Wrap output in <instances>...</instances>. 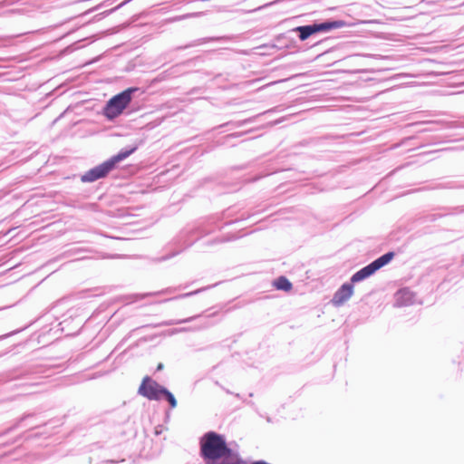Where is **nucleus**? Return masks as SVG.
I'll return each mask as SVG.
<instances>
[{
	"mask_svg": "<svg viewBox=\"0 0 464 464\" xmlns=\"http://www.w3.org/2000/svg\"><path fill=\"white\" fill-rule=\"evenodd\" d=\"M139 87H129L110 98L102 108V115L110 121L120 117L130 104Z\"/></svg>",
	"mask_w": 464,
	"mask_h": 464,
	"instance_id": "4",
	"label": "nucleus"
},
{
	"mask_svg": "<svg viewBox=\"0 0 464 464\" xmlns=\"http://www.w3.org/2000/svg\"><path fill=\"white\" fill-rule=\"evenodd\" d=\"M273 285L275 286V288L276 290H281V291H284V292H289L293 288L292 283L285 276H280L276 277L273 281Z\"/></svg>",
	"mask_w": 464,
	"mask_h": 464,
	"instance_id": "14",
	"label": "nucleus"
},
{
	"mask_svg": "<svg viewBox=\"0 0 464 464\" xmlns=\"http://www.w3.org/2000/svg\"><path fill=\"white\" fill-rule=\"evenodd\" d=\"M34 415H35L34 413H24L19 419L15 420V421L14 422V424L12 426L5 429L4 431L0 432V437L5 436V435L9 434L10 432L14 431V430L19 428L24 421H25L27 419H29L31 417H34Z\"/></svg>",
	"mask_w": 464,
	"mask_h": 464,
	"instance_id": "17",
	"label": "nucleus"
},
{
	"mask_svg": "<svg viewBox=\"0 0 464 464\" xmlns=\"http://www.w3.org/2000/svg\"><path fill=\"white\" fill-rule=\"evenodd\" d=\"M84 252H87L86 249L84 248H82V247H72L71 248L68 253L70 256H76V260H82V259H85L86 256H81L82 253H84Z\"/></svg>",
	"mask_w": 464,
	"mask_h": 464,
	"instance_id": "21",
	"label": "nucleus"
},
{
	"mask_svg": "<svg viewBox=\"0 0 464 464\" xmlns=\"http://www.w3.org/2000/svg\"><path fill=\"white\" fill-rule=\"evenodd\" d=\"M203 14L202 12H198V13H192V14H187L188 17H199Z\"/></svg>",
	"mask_w": 464,
	"mask_h": 464,
	"instance_id": "27",
	"label": "nucleus"
},
{
	"mask_svg": "<svg viewBox=\"0 0 464 464\" xmlns=\"http://www.w3.org/2000/svg\"><path fill=\"white\" fill-rule=\"evenodd\" d=\"M69 321V318H65L63 321L60 323V325H62V330L64 331L65 326L67 325V323Z\"/></svg>",
	"mask_w": 464,
	"mask_h": 464,
	"instance_id": "29",
	"label": "nucleus"
},
{
	"mask_svg": "<svg viewBox=\"0 0 464 464\" xmlns=\"http://www.w3.org/2000/svg\"><path fill=\"white\" fill-rule=\"evenodd\" d=\"M246 132H244V131H239V132H234V133H230L227 136H225V140H230V139H233V138H239V137H242L246 134Z\"/></svg>",
	"mask_w": 464,
	"mask_h": 464,
	"instance_id": "24",
	"label": "nucleus"
},
{
	"mask_svg": "<svg viewBox=\"0 0 464 464\" xmlns=\"http://www.w3.org/2000/svg\"><path fill=\"white\" fill-rule=\"evenodd\" d=\"M395 305L398 307L408 306L414 303L415 294L407 287L399 289L395 293Z\"/></svg>",
	"mask_w": 464,
	"mask_h": 464,
	"instance_id": "11",
	"label": "nucleus"
},
{
	"mask_svg": "<svg viewBox=\"0 0 464 464\" xmlns=\"http://www.w3.org/2000/svg\"><path fill=\"white\" fill-rule=\"evenodd\" d=\"M130 1V0H126V1L122 2V3H121L120 5H118L116 7H114L112 9H110V10H107V11L100 14L99 15H101V16L109 15V14H112L113 12H115L116 10L120 9L121 6H123L125 4H127Z\"/></svg>",
	"mask_w": 464,
	"mask_h": 464,
	"instance_id": "23",
	"label": "nucleus"
},
{
	"mask_svg": "<svg viewBox=\"0 0 464 464\" xmlns=\"http://www.w3.org/2000/svg\"><path fill=\"white\" fill-rule=\"evenodd\" d=\"M430 189H462L464 182L458 180H442L432 184Z\"/></svg>",
	"mask_w": 464,
	"mask_h": 464,
	"instance_id": "13",
	"label": "nucleus"
},
{
	"mask_svg": "<svg viewBox=\"0 0 464 464\" xmlns=\"http://www.w3.org/2000/svg\"><path fill=\"white\" fill-rule=\"evenodd\" d=\"M185 331H187V328H185V327L176 328V329L171 330V334H177V333H181V332H185Z\"/></svg>",
	"mask_w": 464,
	"mask_h": 464,
	"instance_id": "28",
	"label": "nucleus"
},
{
	"mask_svg": "<svg viewBox=\"0 0 464 464\" xmlns=\"http://www.w3.org/2000/svg\"><path fill=\"white\" fill-rule=\"evenodd\" d=\"M234 396L236 398L241 399L245 404L250 406L256 412L258 411H257V407H256V403L253 401H249V400H246V399H242V397H241V395L239 393H234Z\"/></svg>",
	"mask_w": 464,
	"mask_h": 464,
	"instance_id": "22",
	"label": "nucleus"
},
{
	"mask_svg": "<svg viewBox=\"0 0 464 464\" xmlns=\"http://www.w3.org/2000/svg\"><path fill=\"white\" fill-rule=\"evenodd\" d=\"M346 25L347 23L343 20L326 19L322 22L315 21L310 24L296 26L292 29V32L296 33L299 40L304 42L314 35L328 33Z\"/></svg>",
	"mask_w": 464,
	"mask_h": 464,
	"instance_id": "5",
	"label": "nucleus"
},
{
	"mask_svg": "<svg viewBox=\"0 0 464 464\" xmlns=\"http://www.w3.org/2000/svg\"><path fill=\"white\" fill-rule=\"evenodd\" d=\"M231 40H232V36H228V35L203 37V38H198V39L193 40L185 45L178 46L176 48V50L181 51V50H186V49H188L191 47H196V46H198L203 44L213 43V42L225 43V42H229Z\"/></svg>",
	"mask_w": 464,
	"mask_h": 464,
	"instance_id": "9",
	"label": "nucleus"
},
{
	"mask_svg": "<svg viewBox=\"0 0 464 464\" xmlns=\"http://www.w3.org/2000/svg\"><path fill=\"white\" fill-rule=\"evenodd\" d=\"M199 456L205 464H246L238 451L228 446L226 437L213 430L200 437Z\"/></svg>",
	"mask_w": 464,
	"mask_h": 464,
	"instance_id": "2",
	"label": "nucleus"
},
{
	"mask_svg": "<svg viewBox=\"0 0 464 464\" xmlns=\"http://www.w3.org/2000/svg\"><path fill=\"white\" fill-rule=\"evenodd\" d=\"M455 209H456L459 213H464V206L457 207V208H455Z\"/></svg>",
	"mask_w": 464,
	"mask_h": 464,
	"instance_id": "31",
	"label": "nucleus"
},
{
	"mask_svg": "<svg viewBox=\"0 0 464 464\" xmlns=\"http://www.w3.org/2000/svg\"><path fill=\"white\" fill-rule=\"evenodd\" d=\"M247 233H243L242 230H239L236 233H227L222 236L217 237L213 239L204 241L203 245L205 246H212L218 244L231 242L234 240H237L238 238H241L245 236H246Z\"/></svg>",
	"mask_w": 464,
	"mask_h": 464,
	"instance_id": "12",
	"label": "nucleus"
},
{
	"mask_svg": "<svg viewBox=\"0 0 464 464\" xmlns=\"http://www.w3.org/2000/svg\"><path fill=\"white\" fill-rule=\"evenodd\" d=\"M137 150L138 145L121 149L117 154L111 156L107 160L87 170L81 176V181L83 183H92L106 178L117 168V165L121 161L132 155Z\"/></svg>",
	"mask_w": 464,
	"mask_h": 464,
	"instance_id": "3",
	"label": "nucleus"
},
{
	"mask_svg": "<svg viewBox=\"0 0 464 464\" xmlns=\"http://www.w3.org/2000/svg\"><path fill=\"white\" fill-rule=\"evenodd\" d=\"M21 438H22V435L18 436V437H17V438L13 441V443L17 442V441H18V440H20Z\"/></svg>",
	"mask_w": 464,
	"mask_h": 464,
	"instance_id": "36",
	"label": "nucleus"
},
{
	"mask_svg": "<svg viewBox=\"0 0 464 464\" xmlns=\"http://www.w3.org/2000/svg\"><path fill=\"white\" fill-rule=\"evenodd\" d=\"M189 286V284L185 285H179L175 287H167L165 289H162L160 291L157 292H150L144 295V296H155V295H171L176 293L177 291L187 289Z\"/></svg>",
	"mask_w": 464,
	"mask_h": 464,
	"instance_id": "15",
	"label": "nucleus"
},
{
	"mask_svg": "<svg viewBox=\"0 0 464 464\" xmlns=\"http://www.w3.org/2000/svg\"><path fill=\"white\" fill-rule=\"evenodd\" d=\"M165 386L160 385L150 376H145L139 387L138 393L150 401H160Z\"/></svg>",
	"mask_w": 464,
	"mask_h": 464,
	"instance_id": "7",
	"label": "nucleus"
},
{
	"mask_svg": "<svg viewBox=\"0 0 464 464\" xmlns=\"http://www.w3.org/2000/svg\"><path fill=\"white\" fill-rule=\"evenodd\" d=\"M217 314H218V312H214V313L208 314L207 316L212 317V316H215Z\"/></svg>",
	"mask_w": 464,
	"mask_h": 464,
	"instance_id": "33",
	"label": "nucleus"
},
{
	"mask_svg": "<svg viewBox=\"0 0 464 464\" xmlns=\"http://www.w3.org/2000/svg\"><path fill=\"white\" fill-rule=\"evenodd\" d=\"M161 400L166 401L169 403L170 409H174L177 407L178 402L174 394L166 387L161 394Z\"/></svg>",
	"mask_w": 464,
	"mask_h": 464,
	"instance_id": "19",
	"label": "nucleus"
},
{
	"mask_svg": "<svg viewBox=\"0 0 464 464\" xmlns=\"http://www.w3.org/2000/svg\"><path fill=\"white\" fill-rule=\"evenodd\" d=\"M216 285H208V286H205V287H201V288H198L197 290H194V291H191V292H188V293H185V294H181V295H178L176 296H173V297H170V298H167L165 300H163L162 302H169V301H172V300H178V299H183V298H187V297H190V296H193V295H196L199 293H202L213 286H215Z\"/></svg>",
	"mask_w": 464,
	"mask_h": 464,
	"instance_id": "18",
	"label": "nucleus"
},
{
	"mask_svg": "<svg viewBox=\"0 0 464 464\" xmlns=\"http://www.w3.org/2000/svg\"><path fill=\"white\" fill-rule=\"evenodd\" d=\"M276 111V108H274V109L267 110V111H264L262 113H259L257 115H255V116L249 117L247 119H245V120L230 121H227V122H225L223 124L218 125L215 129L227 128L228 130H233V129H236V128H240V127H243V126H245L246 124L255 122L256 121V119H258L259 117H261V116L265 115V114L271 113V112Z\"/></svg>",
	"mask_w": 464,
	"mask_h": 464,
	"instance_id": "10",
	"label": "nucleus"
},
{
	"mask_svg": "<svg viewBox=\"0 0 464 464\" xmlns=\"http://www.w3.org/2000/svg\"><path fill=\"white\" fill-rule=\"evenodd\" d=\"M354 285L349 280L348 282L343 283L334 294L333 298L331 300L332 304L335 307H339L343 305L345 302H347L354 292Z\"/></svg>",
	"mask_w": 464,
	"mask_h": 464,
	"instance_id": "8",
	"label": "nucleus"
},
{
	"mask_svg": "<svg viewBox=\"0 0 464 464\" xmlns=\"http://www.w3.org/2000/svg\"><path fill=\"white\" fill-rule=\"evenodd\" d=\"M443 215L440 214H429L425 217V221L433 222L437 220L439 218H441Z\"/></svg>",
	"mask_w": 464,
	"mask_h": 464,
	"instance_id": "25",
	"label": "nucleus"
},
{
	"mask_svg": "<svg viewBox=\"0 0 464 464\" xmlns=\"http://www.w3.org/2000/svg\"><path fill=\"white\" fill-rule=\"evenodd\" d=\"M248 396H249V397H253V396H254V393H253V392H250V393L248 394Z\"/></svg>",
	"mask_w": 464,
	"mask_h": 464,
	"instance_id": "38",
	"label": "nucleus"
},
{
	"mask_svg": "<svg viewBox=\"0 0 464 464\" xmlns=\"http://www.w3.org/2000/svg\"><path fill=\"white\" fill-rule=\"evenodd\" d=\"M266 420L267 422H270V423L272 422V419L269 416H266Z\"/></svg>",
	"mask_w": 464,
	"mask_h": 464,
	"instance_id": "34",
	"label": "nucleus"
},
{
	"mask_svg": "<svg viewBox=\"0 0 464 464\" xmlns=\"http://www.w3.org/2000/svg\"><path fill=\"white\" fill-rule=\"evenodd\" d=\"M162 432V428L160 425L155 427V430H154V434L156 436H159L160 433Z\"/></svg>",
	"mask_w": 464,
	"mask_h": 464,
	"instance_id": "26",
	"label": "nucleus"
},
{
	"mask_svg": "<svg viewBox=\"0 0 464 464\" xmlns=\"http://www.w3.org/2000/svg\"><path fill=\"white\" fill-rule=\"evenodd\" d=\"M224 391H225V392H226V393H227V394H232V395H234V392H231L230 390H228V389H225V388H224Z\"/></svg>",
	"mask_w": 464,
	"mask_h": 464,
	"instance_id": "32",
	"label": "nucleus"
},
{
	"mask_svg": "<svg viewBox=\"0 0 464 464\" xmlns=\"http://www.w3.org/2000/svg\"><path fill=\"white\" fill-rule=\"evenodd\" d=\"M11 334H5V335H3V336H0V340H1V339H4V338H5V337H7V336H9V335H11Z\"/></svg>",
	"mask_w": 464,
	"mask_h": 464,
	"instance_id": "35",
	"label": "nucleus"
},
{
	"mask_svg": "<svg viewBox=\"0 0 464 464\" xmlns=\"http://www.w3.org/2000/svg\"><path fill=\"white\" fill-rule=\"evenodd\" d=\"M10 379L11 380H18V379L24 380V382H22L20 385H33L34 384V382H32L31 375L24 370L14 371L11 374Z\"/></svg>",
	"mask_w": 464,
	"mask_h": 464,
	"instance_id": "16",
	"label": "nucleus"
},
{
	"mask_svg": "<svg viewBox=\"0 0 464 464\" xmlns=\"http://www.w3.org/2000/svg\"><path fill=\"white\" fill-rule=\"evenodd\" d=\"M163 368H164V364L162 362H159L157 365V368H156V372H160V371L163 370Z\"/></svg>",
	"mask_w": 464,
	"mask_h": 464,
	"instance_id": "30",
	"label": "nucleus"
},
{
	"mask_svg": "<svg viewBox=\"0 0 464 464\" xmlns=\"http://www.w3.org/2000/svg\"><path fill=\"white\" fill-rule=\"evenodd\" d=\"M200 315H195V316H190V317H188V318H185V319H180V320H168V321H164L160 324V325H163V326H170V325H175V324H185V323H189V322H192L194 321L196 318L199 317Z\"/></svg>",
	"mask_w": 464,
	"mask_h": 464,
	"instance_id": "20",
	"label": "nucleus"
},
{
	"mask_svg": "<svg viewBox=\"0 0 464 464\" xmlns=\"http://www.w3.org/2000/svg\"><path fill=\"white\" fill-rule=\"evenodd\" d=\"M394 256L395 253L393 251L386 252L385 254L382 255L381 256L377 257L365 266L356 271L350 277V281L352 282V284L355 285L370 278L381 268L390 264L394 258Z\"/></svg>",
	"mask_w": 464,
	"mask_h": 464,
	"instance_id": "6",
	"label": "nucleus"
},
{
	"mask_svg": "<svg viewBox=\"0 0 464 464\" xmlns=\"http://www.w3.org/2000/svg\"><path fill=\"white\" fill-rule=\"evenodd\" d=\"M282 121H283L282 120H278V121H276L273 124L275 125V124L280 123Z\"/></svg>",
	"mask_w": 464,
	"mask_h": 464,
	"instance_id": "37",
	"label": "nucleus"
},
{
	"mask_svg": "<svg viewBox=\"0 0 464 464\" xmlns=\"http://www.w3.org/2000/svg\"><path fill=\"white\" fill-rule=\"evenodd\" d=\"M241 218H236L224 222L222 225L216 223L214 219H209L198 225H188L183 227L165 246L167 254L157 257L156 262L161 263L167 261L177 255L182 253L193 246L202 237L221 230L224 227L234 224Z\"/></svg>",
	"mask_w": 464,
	"mask_h": 464,
	"instance_id": "1",
	"label": "nucleus"
}]
</instances>
